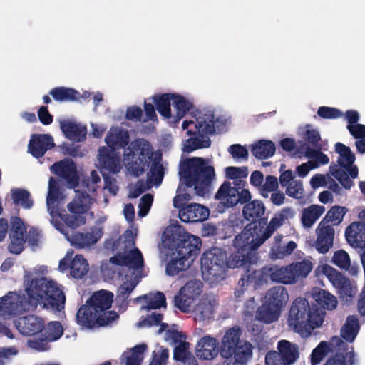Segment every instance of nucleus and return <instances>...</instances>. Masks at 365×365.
<instances>
[{
	"mask_svg": "<svg viewBox=\"0 0 365 365\" xmlns=\"http://www.w3.org/2000/svg\"><path fill=\"white\" fill-rule=\"evenodd\" d=\"M25 294L9 292L0 297V316H16L30 310L38 305L53 311L64 309L66 296L58 284L45 277H33L31 273L24 276Z\"/></svg>",
	"mask_w": 365,
	"mask_h": 365,
	"instance_id": "f257e3e1",
	"label": "nucleus"
},
{
	"mask_svg": "<svg viewBox=\"0 0 365 365\" xmlns=\"http://www.w3.org/2000/svg\"><path fill=\"white\" fill-rule=\"evenodd\" d=\"M75 192V197L67 205L72 215L67 214L63 210L64 214L61 216V220L65 225L56 222L55 227L66 236L73 246L76 248H84L96 244L102 237L103 232L102 228L94 227L89 232H78L69 237L68 228L76 229L85 224L86 217L83 215L89 210L93 201V197L86 191L76 190Z\"/></svg>",
	"mask_w": 365,
	"mask_h": 365,
	"instance_id": "f03ea898",
	"label": "nucleus"
},
{
	"mask_svg": "<svg viewBox=\"0 0 365 365\" xmlns=\"http://www.w3.org/2000/svg\"><path fill=\"white\" fill-rule=\"evenodd\" d=\"M113 294L101 289L93 292L86 304L82 305L76 314L78 324L93 327L95 324L103 327L118 319V314L109 310L113 302Z\"/></svg>",
	"mask_w": 365,
	"mask_h": 365,
	"instance_id": "7ed1b4c3",
	"label": "nucleus"
},
{
	"mask_svg": "<svg viewBox=\"0 0 365 365\" xmlns=\"http://www.w3.org/2000/svg\"><path fill=\"white\" fill-rule=\"evenodd\" d=\"M180 181L186 187H194L196 195L204 196L209 192L215 178V170L208 160L200 157L185 159L180 163Z\"/></svg>",
	"mask_w": 365,
	"mask_h": 365,
	"instance_id": "20e7f679",
	"label": "nucleus"
},
{
	"mask_svg": "<svg viewBox=\"0 0 365 365\" xmlns=\"http://www.w3.org/2000/svg\"><path fill=\"white\" fill-rule=\"evenodd\" d=\"M324 316V312L319 307H312L305 298L297 297L290 307L287 324L294 332L307 337L322 324Z\"/></svg>",
	"mask_w": 365,
	"mask_h": 365,
	"instance_id": "39448f33",
	"label": "nucleus"
},
{
	"mask_svg": "<svg viewBox=\"0 0 365 365\" xmlns=\"http://www.w3.org/2000/svg\"><path fill=\"white\" fill-rule=\"evenodd\" d=\"M215 116L212 112H206L196 118V121L185 120L182 128L190 136L184 143L183 150L187 153L201 148H207L211 140L207 135L215 133Z\"/></svg>",
	"mask_w": 365,
	"mask_h": 365,
	"instance_id": "423d86ee",
	"label": "nucleus"
},
{
	"mask_svg": "<svg viewBox=\"0 0 365 365\" xmlns=\"http://www.w3.org/2000/svg\"><path fill=\"white\" fill-rule=\"evenodd\" d=\"M242 330L239 326L227 329L222 339L220 353L225 361L222 365H245L252 356V346L240 340Z\"/></svg>",
	"mask_w": 365,
	"mask_h": 365,
	"instance_id": "0eeeda50",
	"label": "nucleus"
},
{
	"mask_svg": "<svg viewBox=\"0 0 365 365\" xmlns=\"http://www.w3.org/2000/svg\"><path fill=\"white\" fill-rule=\"evenodd\" d=\"M329 351L336 353L329 358L324 365H347L356 364V354L354 347L349 351L348 344L344 343L339 336H332L329 342L321 341L311 354V364L318 365Z\"/></svg>",
	"mask_w": 365,
	"mask_h": 365,
	"instance_id": "6e6552de",
	"label": "nucleus"
},
{
	"mask_svg": "<svg viewBox=\"0 0 365 365\" xmlns=\"http://www.w3.org/2000/svg\"><path fill=\"white\" fill-rule=\"evenodd\" d=\"M294 215V212L290 207L284 208L279 213L274 215L267 224V218L257 224H247L243 229V235L246 240L252 242V247L259 248L267 240H268L278 228Z\"/></svg>",
	"mask_w": 365,
	"mask_h": 365,
	"instance_id": "1a4fd4ad",
	"label": "nucleus"
},
{
	"mask_svg": "<svg viewBox=\"0 0 365 365\" xmlns=\"http://www.w3.org/2000/svg\"><path fill=\"white\" fill-rule=\"evenodd\" d=\"M227 253L218 247H212L201 257L202 278L210 284H217L225 279Z\"/></svg>",
	"mask_w": 365,
	"mask_h": 365,
	"instance_id": "9d476101",
	"label": "nucleus"
},
{
	"mask_svg": "<svg viewBox=\"0 0 365 365\" xmlns=\"http://www.w3.org/2000/svg\"><path fill=\"white\" fill-rule=\"evenodd\" d=\"M129 148H132L127 155V168L135 177H139L148 168L153 158V148L150 144L143 139L134 140Z\"/></svg>",
	"mask_w": 365,
	"mask_h": 365,
	"instance_id": "9b49d317",
	"label": "nucleus"
},
{
	"mask_svg": "<svg viewBox=\"0 0 365 365\" xmlns=\"http://www.w3.org/2000/svg\"><path fill=\"white\" fill-rule=\"evenodd\" d=\"M269 278L274 282L290 284L294 283L289 265L286 267L270 266L264 267L259 270H252L247 276V282L254 284L257 289L266 284Z\"/></svg>",
	"mask_w": 365,
	"mask_h": 365,
	"instance_id": "f8f14e48",
	"label": "nucleus"
},
{
	"mask_svg": "<svg viewBox=\"0 0 365 365\" xmlns=\"http://www.w3.org/2000/svg\"><path fill=\"white\" fill-rule=\"evenodd\" d=\"M247 182L245 180H239L232 182L225 180L219 187L215 198L222 201L228 207H235L237 204L243 205L252 198L249 190L245 188Z\"/></svg>",
	"mask_w": 365,
	"mask_h": 365,
	"instance_id": "ddd939ff",
	"label": "nucleus"
},
{
	"mask_svg": "<svg viewBox=\"0 0 365 365\" xmlns=\"http://www.w3.org/2000/svg\"><path fill=\"white\" fill-rule=\"evenodd\" d=\"M243 235V230L237 235L233 240V245L237 248L236 252L231 254L229 258L226 259L227 268H236L244 267L250 269V265L256 262L255 251L258 248L252 247V242L250 240H246Z\"/></svg>",
	"mask_w": 365,
	"mask_h": 365,
	"instance_id": "4468645a",
	"label": "nucleus"
},
{
	"mask_svg": "<svg viewBox=\"0 0 365 365\" xmlns=\"http://www.w3.org/2000/svg\"><path fill=\"white\" fill-rule=\"evenodd\" d=\"M172 249L175 250L173 255L185 256L188 260L194 261L195 257L199 254L201 247V239L188 232H174L171 235Z\"/></svg>",
	"mask_w": 365,
	"mask_h": 365,
	"instance_id": "2eb2a0df",
	"label": "nucleus"
},
{
	"mask_svg": "<svg viewBox=\"0 0 365 365\" xmlns=\"http://www.w3.org/2000/svg\"><path fill=\"white\" fill-rule=\"evenodd\" d=\"M202 284L200 281L191 280L180 288L175 296V306L184 313H188L195 299L202 293Z\"/></svg>",
	"mask_w": 365,
	"mask_h": 365,
	"instance_id": "dca6fc26",
	"label": "nucleus"
},
{
	"mask_svg": "<svg viewBox=\"0 0 365 365\" xmlns=\"http://www.w3.org/2000/svg\"><path fill=\"white\" fill-rule=\"evenodd\" d=\"M51 171L63 180L69 188H75L79 184V176L76 163L71 158H66L54 163Z\"/></svg>",
	"mask_w": 365,
	"mask_h": 365,
	"instance_id": "f3484780",
	"label": "nucleus"
},
{
	"mask_svg": "<svg viewBox=\"0 0 365 365\" xmlns=\"http://www.w3.org/2000/svg\"><path fill=\"white\" fill-rule=\"evenodd\" d=\"M26 229L22 220L18 217H14L9 232L11 242L9 250L11 253L19 255L24 250L26 240Z\"/></svg>",
	"mask_w": 365,
	"mask_h": 365,
	"instance_id": "a211bd4d",
	"label": "nucleus"
},
{
	"mask_svg": "<svg viewBox=\"0 0 365 365\" xmlns=\"http://www.w3.org/2000/svg\"><path fill=\"white\" fill-rule=\"evenodd\" d=\"M64 196L60 190L58 181L51 177L48 181V190L46 197V205L50 215L55 218L60 217L64 214L63 210L59 207V204L63 201Z\"/></svg>",
	"mask_w": 365,
	"mask_h": 365,
	"instance_id": "6ab92c4d",
	"label": "nucleus"
},
{
	"mask_svg": "<svg viewBox=\"0 0 365 365\" xmlns=\"http://www.w3.org/2000/svg\"><path fill=\"white\" fill-rule=\"evenodd\" d=\"M323 272L332 285L338 290L340 297H351L353 296V287L347 277L329 265L323 267Z\"/></svg>",
	"mask_w": 365,
	"mask_h": 365,
	"instance_id": "aec40b11",
	"label": "nucleus"
},
{
	"mask_svg": "<svg viewBox=\"0 0 365 365\" xmlns=\"http://www.w3.org/2000/svg\"><path fill=\"white\" fill-rule=\"evenodd\" d=\"M15 327L24 336H35L43 331L44 320L36 315L29 314L16 319Z\"/></svg>",
	"mask_w": 365,
	"mask_h": 365,
	"instance_id": "412c9836",
	"label": "nucleus"
},
{
	"mask_svg": "<svg viewBox=\"0 0 365 365\" xmlns=\"http://www.w3.org/2000/svg\"><path fill=\"white\" fill-rule=\"evenodd\" d=\"M316 250L319 253H327L333 246L335 235L334 229L331 225H327L324 220H322L316 229Z\"/></svg>",
	"mask_w": 365,
	"mask_h": 365,
	"instance_id": "4be33fe9",
	"label": "nucleus"
},
{
	"mask_svg": "<svg viewBox=\"0 0 365 365\" xmlns=\"http://www.w3.org/2000/svg\"><path fill=\"white\" fill-rule=\"evenodd\" d=\"M55 146L52 136L48 134H34L28 145L29 152L36 158H40Z\"/></svg>",
	"mask_w": 365,
	"mask_h": 365,
	"instance_id": "5701e85b",
	"label": "nucleus"
},
{
	"mask_svg": "<svg viewBox=\"0 0 365 365\" xmlns=\"http://www.w3.org/2000/svg\"><path fill=\"white\" fill-rule=\"evenodd\" d=\"M112 264L125 266L135 270L140 269L144 266L143 257L138 248H134L125 254H118L110 259Z\"/></svg>",
	"mask_w": 365,
	"mask_h": 365,
	"instance_id": "b1692460",
	"label": "nucleus"
},
{
	"mask_svg": "<svg viewBox=\"0 0 365 365\" xmlns=\"http://www.w3.org/2000/svg\"><path fill=\"white\" fill-rule=\"evenodd\" d=\"M179 217L184 222H197L206 220L209 210L200 204L194 203L179 208Z\"/></svg>",
	"mask_w": 365,
	"mask_h": 365,
	"instance_id": "393cba45",
	"label": "nucleus"
},
{
	"mask_svg": "<svg viewBox=\"0 0 365 365\" xmlns=\"http://www.w3.org/2000/svg\"><path fill=\"white\" fill-rule=\"evenodd\" d=\"M347 242L356 249L365 248V222H354L345 230Z\"/></svg>",
	"mask_w": 365,
	"mask_h": 365,
	"instance_id": "a878e982",
	"label": "nucleus"
},
{
	"mask_svg": "<svg viewBox=\"0 0 365 365\" xmlns=\"http://www.w3.org/2000/svg\"><path fill=\"white\" fill-rule=\"evenodd\" d=\"M220 350L217 340L210 336L202 337L197 344L195 353L203 360H211L217 356Z\"/></svg>",
	"mask_w": 365,
	"mask_h": 365,
	"instance_id": "bb28decb",
	"label": "nucleus"
},
{
	"mask_svg": "<svg viewBox=\"0 0 365 365\" xmlns=\"http://www.w3.org/2000/svg\"><path fill=\"white\" fill-rule=\"evenodd\" d=\"M244 205L242 215L247 221L250 222L249 224H257L264 220L266 208L261 200H250Z\"/></svg>",
	"mask_w": 365,
	"mask_h": 365,
	"instance_id": "cd10ccee",
	"label": "nucleus"
},
{
	"mask_svg": "<svg viewBox=\"0 0 365 365\" xmlns=\"http://www.w3.org/2000/svg\"><path fill=\"white\" fill-rule=\"evenodd\" d=\"M288 300V291L284 286H275L270 288L267 291L264 297V302L266 303L280 312L285 307Z\"/></svg>",
	"mask_w": 365,
	"mask_h": 365,
	"instance_id": "c85d7f7f",
	"label": "nucleus"
},
{
	"mask_svg": "<svg viewBox=\"0 0 365 365\" xmlns=\"http://www.w3.org/2000/svg\"><path fill=\"white\" fill-rule=\"evenodd\" d=\"M98 161L101 168L110 173L115 174L120 170V157L106 147L99 149Z\"/></svg>",
	"mask_w": 365,
	"mask_h": 365,
	"instance_id": "c756f323",
	"label": "nucleus"
},
{
	"mask_svg": "<svg viewBox=\"0 0 365 365\" xmlns=\"http://www.w3.org/2000/svg\"><path fill=\"white\" fill-rule=\"evenodd\" d=\"M60 128L65 137L70 140L83 141L86 136V128L75 122L63 120L60 122Z\"/></svg>",
	"mask_w": 365,
	"mask_h": 365,
	"instance_id": "7c9ffc66",
	"label": "nucleus"
},
{
	"mask_svg": "<svg viewBox=\"0 0 365 365\" xmlns=\"http://www.w3.org/2000/svg\"><path fill=\"white\" fill-rule=\"evenodd\" d=\"M360 330L358 318L354 315L346 317L345 323L340 329V339L347 344L354 341Z\"/></svg>",
	"mask_w": 365,
	"mask_h": 365,
	"instance_id": "2f4dec72",
	"label": "nucleus"
},
{
	"mask_svg": "<svg viewBox=\"0 0 365 365\" xmlns=\"http://www.w3.org/2000/svg\"><path fill=\"white\" fill-rule=\"evenodd\" d=\"M277 350L284 365L294 364L299 356L298 346L285 339L277 343Z\"/></svg>",
	"mask_w": 365,
	"mask_h": 365,
	"instance_id": "473e14b6",
	"label": "nucleus"
},
{
	"mask_svg": "<svg viewBox=\"0 0 365 365\" xmlns=\"http://www.w3.org/2000/svg\"><path fill=\"white\" fill-rule=\"evenodd\" d=\"M105 141L112 150L125 148L130 141L128 131L118 128L111 129L108 133Z\"/></svg>",
	"mask_w": 365,
	"mask_h": 365,
	"instance_id": "72a5a7b5",
	"label": "nucleus"
},
{
	"mask_svg": "<svg viewBox=\"0 0 365 365\" xmlns=\"http://www.w3.org/2000/svg\"><path fill=\"white\" fill-rule=\"evenodd\" d=\"M175 98V93H166L153 96V102L158 113L165 118L169 119L172 116L171 101Z\"/></svg>",
	"mask_w": 365,
	"mask_h": 365,
	"instance_id": "f704fd0d",
	"label": "nucleus"
},
{
	"mask_svg": "<svg viewBox=\"0 0 365 365\" xmlns=\"http://www.w3.org/2000/svg\"><path fill=\"white\" fill-rule=\"evenodd\" d=\"M251 152L257 159H267L274 155L275 145L271 140H260L252 145Z\"/></svg>",
	"mask_w": 365,
	"mask_h": 365,
	"instance_id": "c9c22d12",
	"label": "nucleus"
},
{
	"mask_svg": "<svg viewBox=\"0 0 365 365\" xmlns=\"http://www.w3.org/2000/svg\"><path fill=\"white\" fill-rule=\"evenodd\" d=\"M324 211V207L319 205H312L304 208L301 217L302 225L306 228H310Z\"/></svg>",
	"mask_w": 365,
	"mask_h": 365,
	"instance_id": "e433bc0d",
	"label": "nucleus"
},
{
	"mask_svg": "<svg viewBox=\"0 0 365 365\" xmlns=\"http://www.w3.org/2000/svg\"><path fill=\"white\" fill-rule=\"evenodd\" d=\"M312 297L318 305L324 309L333 310L338 304L336 297L324 289H317L314 290Z\"/></svg>",
	"mask_w": 365,
	"mask_h": 365,
	"instance_id": "4c0bfd02",
	"label": "nucleus"
},
{
	"mask_svg": "<svg viewBox=\"0 0 365 365\" xmlns=\"http://www.w3.org/2000/svg\"><path fill=\"white\" fill-rule=\"evenodd\" d=\"M281 312L277 309L272 307L265 302L259 307L256 311L255 319L265 323L270 324L278 320Z\"/></svg>",
	"mask_w": 365,
	"mask_h": 365,
	"instance_id": "58836bf2",
	"label": "nucleus"
},
{
	"mask_svg": "<svg viewBox=\"0 0 365 365\" xmlns=\"http://www.w3.org/2000/svg\"><path fill=\"white\" fill-rule=\"evenodd\" d=\"M53 98L59 102L76 101L80 99L81 93L71 88L64 86L55 87L49 91Z\"/></svg>",
	"mask_w": 365,
	"mask_h": 365,
	"instance_id": "ea45409f",
	"label": "nucleus"
},
{
	"mask_svg": "<svg viewBox=\"0 0 365 365\" xmlns=\"http://www.w3.org/2000/svg\"><path fill=\"white\" fill-rule=\"evenodd\" d=\"M166 265V274L169 276H175L181 271L187 269L192 264V259L188 260L185 256L174 255Z\"/></svg>",
	"mask_w": 365,
	"mask_h": 365,
	"instance_id": "a19ab883",
	"label": "nucleus"
},
{
	"mask_svg": "<svg viewBox=\"0 0 365 365\" xmlns=\"http://www.w3.org/2000/svg\"><path fill=\"white\" fill-rule=\"evenodd\" d=\"M88 271V263L81 255H76L71 260L70 274L76 279H82Z\"/></svg>",
	"mask_w": 365,
	"mask_h": 365,
	"instance_id": "79ce46f5",
	"label": "nucleus"
},
{
	"mask_svg": "<svg viewBox=\"0 0 365 365\" xmlns=\"http://www.w3.org/2000/svg\"><path fill=\"white\" fill-rule=\"evenodd\" d=\"M11 198L16 205H20L24 209H31L34 205V200L30 192L24 189L14 188L11 190Z\"/></svg>",
	"mask_w": 365,
	"mask_h": 365,
	"instance_id": "37998d69",
	"label": "nucleus"
},
{
	"mask_svg": "<svg viewBox=\"0 0 365 365\" xmlns=\"http://www.w3.org/2000/svg\"><path fill=\"white\" fill-rule=\"evenodd\" d=\"M215 301L211 302L208 299L200 301L194 310L196 317L200 321L212 319L215 312Z\"/></svg>",
	"mask_w": 365,
	"mask_h": 365,
	"instance_id": "c03bdc74",
	"label": "nucleus"
},
{
	"mask_svg": "<svg viewBox=\"0 0 365 365\" xmlns=\"http://www.w3.org/2000/svg\"><path fill=\"white\" fill-rule=\"evenodd\" d=\"M335 150L339 155L338 163L340 167H349L353 165L356 158L349 147L338 142L335 144Z\"/></svg>",
	"mask_w": 365,
	"mask_h": 365,
	"instance_id": "a18cd8bd",
	"label": "nucleus"
},
{
	"mask_svg": "<svg viewBox=\"0 0 365 365\" xmlns=\"http://www.w3.org/2000/svg\"><path fill=\"white\" fill-rule=\"evenodd\" d=\"M173 105L176 110L175 116L176 121H179L184 118L192 107V103L182 96L177 93H175V98H173Z\"/></svg>",
	"mask_w": 365,
	"mask_h": 365,
	"instance_id": "49530a36",
	"label": "nucleus"
},
{
	"mask_svg": "<svg viewBox=\"0 0 365 365\" xmlns=\"http://www.w3.org/2000/svg\"><path fill=\"white\" fill-rule=\"evenodd\" d=\"M302 148L304 150L306 157L311 159L309 163L312 164V168H316L321 165L329 163V157L321 151L322 149H314L309 145Z\"/></svg>",
	"mask_w": 365,
	"mask_h": 365,
	"instance_id": "de8ad7c7",
	"label": "nucleus"
},
{
	"mask_svg": "<svg viewBox=\"0 0 365 365\" xmlns=\"http://www.w3.org/2000/svg\"><path fill=\"white\" fill-rule=\"evenodd\" d=\"M294 283L298 279L305 278L312 269V264L309 260L304 259L289 264Z\"/></svg>",
	"mask_w": 365,
	"mask_h": 365,
	"instance_id": "09e8293b",
	"label": "nucleus"
},
{
	"mask_svg": "<svg viewBox=\"0 0 365 365\" xmlns=\"http://www.w3.org/2000/svg\"><path fill=\"white\" fill-rule=\"evenodd\" d=\"M144 299L147 304L143 308L147 310L157 309L162 307H166V298L165 294L161 292H157L155 294H144L138 297V299Z\"/></svg>",
	"mask_w": 365,
	"mask_h": 365,
	"instance_id": "8fccbe9b",
	"label": "nucleus"
},
{
	"mask_svg": "<svg viewBox=\"0 0 365 365\" xmlns=\"http://www.w3.org/2000/svg\"><path fill=\"white\" fill-rule=\"evenodd\" d=\"M347 210L344 207L335 205L331 207L325 217L322 219L327 225L331 224V226L339 225L346 212Z\"/></svg>",
	"mask_w": 365,
	"mask_h": 365,
	"instance_id": "3c124183",
	"label": "nucleus"
},
{
	"mask_svg": "<svg viewBox=\"0 0 365 365\" xmlns=\"http://www.w3.org/2000/svg\"><path fill=\"white\" fill-rule=\"evenodd\" d=\"M297 247L294 241H289L286 246L282 245H272L270 249L269 256L272 259H283L292 253Z\"/></svg>",
	"mask_w": 365,
	"mask_h": 365,
	"instance_id": "603ef678",
	"label": "nucleus"
},
{
	"mask_svg": "<svg viewBox=\"0 0 365 365\" xmlns=\"http://www.w3.org/2000/svg\"><path fill=\"white\" fill-rule=\"evenodd\" d=\"M164 177V168L160 162L154 160L148 173V181L155 186L161 184Z\"/></svg>",
	"mask_w": 365,
	"mask_h": 365,
	"instance_id": "864d4df0",
	"label": "nucleus"
},
{
	"mask_svg": "<svg viewBox=\"0 0 365 365\" xmlns=\"http://www.w3.org/2000/svg\"><path fill=\"white\" fill-rule=\"evenodd\" d=\"M43 336L47 338L49 341L58 339L63 334V327L59 322H51L46 326L41 332Z\"/></svg>",
	"mask_w": 365,
	"mask_h": 365,
	"instance_id": "5fc2aeb1",
	"label": "nucleus"
},
{
	"mask_svg": "<svg viewBox=\"0 0 365 365\" xmlns=\"http://www.w3.org/2000/svg\"><path fill=\"white\" fill-rule=\"evenodd\" d=\"M329 169L331 174L338 180L345 189L349 190L353 186V181L349 178L347 173L344 170L332 166H330Z\"/></svg>",
	"mask_w": 365,
	"mask_h": 365,
	"instance_id": "6e6d98bb",
	"label": "nucleus"
},
{
	"mask_svg": "<svg viewBox=\"0 0 365 365\" xmlns=\"http://www.w3.org/2000/svg\"><path fill=\"white\" fill-rule=\"evenodd\" d=\"M278 187L279 182L277 178L274 175H267L265 178L264 183L262 184L261 189H259V192L263 197L267 198L269 193L276 191Z\"/></svg>",
	"mask_w": 365,
	"mask_h": 365,
	"instance_id": "4d7b16f0",
	"label": "nucleus"
},
{
	"mask_svg": "<svg viewBox=\"0 0 365 365\" xmlns=\"http://www.w3.org/2000/svg\"><path fill=\"white\" fill-rule=\"evenodd\" d=\"M248 169L247 167H233L230 166L225 169V175L228 179L237 181L244 180L248 175Z\"/></svg>",
	"mask_w": 365,
	"mask_h": 365,
	"instance_id": "13d9d810",
	"label": "nucleus"
},
{
	"mask_svg": "<svg viewBox=\"0 0 365 365\" xmlns=\"http://www.w3.org/2000/svg\"><path fill=\"white\" fill-rule=\"evenodd\" d=\"M332 262L342 269H349L351 261L349 254L344 250H339L334 252Z\"/></svg>",
	"mask_w": 365,
	"mask_h": 365,
	"instance_id": "bf43d9fd",
	"label": "nucleus"
},
{
	"mask_svg": "<svg viewBox=\"0 0 365 365\" xmlns=\"http://www.w3.org/2000/svg\"><path fill=\"white\" fill-rule=\"evenodd\" d=\"M304 140L309 144L308 145H312L314 149H322V145L319 143L321 140V136L317 130L315 129H307L305 131ZM307 145H305L304 148H305Z\"/></svg>",
	"mask_w": 365,
	"mask_h": 365,
	"instance_id": "052dcab7",
	"label": "nucleus"
},
{
	"mask_svg": "<svg viewBox=\"0 0 365 365\" xmlns=\"http://www.w3.org/2000/svg\"><path fill=\"white\" fill-rule=\"evenodd\" d=\"M286 194L293 198L299 199L302 197L304 189L302 181L300 180H295L290 182L288 185L285 186Z\"/></svg>",
	"mask_w": 365,
	"mask_h": 365,
	"instance_id": "680f3d73",
	"label": "nucleus"
},
{
	"mask_svg": "<svg viewBox=\"0 0 365 365\" xmlns=\"http://www.w3.org/2000/svg\"><path fill=\"white\" fill-rule=\"evenodd\" d=\"M317 115L324 119H337L343 116V113L336 108L320 106L318 108Z\"/></svg>",
	"mask_w": 365,
	"mask_h": 365,
	"instance_id": "e2e57ef3",
	"label": "nucleus"
},
{
	"mask_svg": "<svg viewBox=\"0 0 365 365\" xmlns=\"http://www.w3.org/2000/svg\"><path fill=\"white\" fill-rule=\"evenodd\" d=\"M138 284V282L135 280H130L124 282L118 289L117 297L123 301L128 299L129 295L135 288Z\"/></svg>",
	"mask_w": 365,
	"mask_h": 365,
	"instance_id": "0e129e2a",
	"label": "nucleus"
},
{
	"mask_svg": "<svg viewBox=\"0 0 365 365\" xmlns=\"http://www.w3.org/2000/svg\"><path fill=\"white\" fill-rule=\"evenodd\" d=\"M190 344L184 341L180 343L177 346H175L173 351V358L176 361H182L186 359L187 357L190 356L192 354L189 351Z\"/></svg>",
	"mask_w": 365,
	"mask_h": 365,
	"instance_id": "69168bd1",
	"label": "nucleus"
},
{
	"mask_svg": "<svg viewBox=\"0 0 365 365\" xmlns=\"http://www.w3.org/2000/svg\"><path fill=\"white\" fill-rule=\"evenodd\" d=\"M49 341L47 340V338L45 336H43V334L41 333L40 337L38 339H29L27 341L28 346L31 349L37 350L38 351H45L48 350Z\"/></svg>",
	"mask_w": 365,
	"mask_h": 365,
	"instance_id": "338daca9",
	"label": "nucleus"
},
{
	"mask_svg": "<svg viewBox=\"0 0 365 365\" xmlns=\"http://www.w3.org/2000/svg\"><path fill=\"white\" fill-rule=\"evenodd\" d=\"M165 339L170 341L172 346H177L185 341L186 336L178 330L168 329L165 331Z\"/></svg>",
	"mask_w": 365,
	"mask_h": 365,
	"instance_id": "774afa93",
	"label": "nucleus"
}]
</instances>
